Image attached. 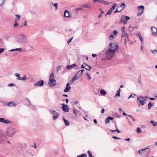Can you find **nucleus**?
Here are the masks:
<instances>
[{"label": "nucleus", "instance_id": "nucleus-1", "mask_svg": "<svg viewBox=\"0 0 157 157\" xmlns=\"http://www.w3.org/2000/svg\"><path fill=\"white\" fill-rule=\"evenodd\" d=\"M15 129L12 127L7 128L6 130L5 133H3V136L6 138L7 137H11L16 132Z\"/></svg>", "mask_w": 157, "mask_h": 157}, {"label": "nucleus", "instance_id": "nucleus-2", "mask_svg": "<svg viewBox=\"0 0 157 157\" xmlns=\"http://www.w3.org/2000/svg\"><path fill=\"white\" fill-rule=\"evenodd\" d=\"M115 50L108 49L106 52L105 56L108 59H111L115 54Z\"/></svg>", "mask_w": 157, "mask_h": 157}, {"label": "nucleus", "instance_id": "nucleus-3", "mask_svg": "<svg viewBox=\"0 0 157 157\" xmlns=\"http://www.w3.org/2000/svg\"><path fill=\"white\" fill-rule=\"evenodd\" d=\"M17 41L20 43H25L27 42L26 36L24 35L19 36L17 39Z\"/></svg>", "mask_w": 157, "mask_h": 157}, {"label": "nucleus", "instance_id": "nucleus-4", "mask_svg": "<svg viewBox=\"0 0 157 157\" xmlns=\"http://www.w3.org/2000/svg\"><path fill=\"white\" fill-rule=\"evenodd\" d=\"M118 48V46L116 43H110L109 47V49L110 50L114 49L116 52L118 51L117 50Z\"/></svg>", "mask_w": 157, "mask_h": 157}, {"label": "nucleus", "instance_id": "nucleus-5", "mask_svg": "<svg viewBox=\"0 0 157 157\" xmlns=\"http://www.w3.org/2000/svg\"><path fill=\"white\" fill-rule=\"evenodd\" d=\"M49 112L53 115V118L54 121H55L59 117V113L56 112L55 110H53L51 109L49 110Z\"/></svg>", "mask_w": 157, "mask_h": 157}, {"label": "nucleus", "instance_id": "nucleus-6", "mask_svg": "<svg viewBox=\"0 0 157 157\" xmlns=\"http://www.w3.org/2000/svg\"><path fill=\"white\" fill-rule=\"evenodd\" d=\"M129 19L130 17H129L122 15L121 17L120 21L121 22H124V24H126L127 23L126 21L128 20Z\"/></svg>", "mask_w": 157, "mask_h": 157}, {"label": "nucleus", "instance_id": "nucleus-7", "mask_svg": "<svg viewBox=\"0 0 157 157\" xmlns=\"http://www.w3.org/2000/svg\"><path fill=\"white\" fill-rule=\"evenodd\" d=\"M94 2L95 3L99 2L102 3L103 4L105 5H109L110 3V2H109L107 1H105L104 0H93Z\"/></svg>", "mask_w": 157, "mask_h": 157}, {"label": "nucleus", "instance_id": "nucleus-8", "mask_svg": "<svg viewBox=\"0 0 157 157\" xmlns=\"http://www.w3.org/2000/svg\"><path fill=\"white\" fill-rule=\"evenodd\" d=\"M61 105H62V109L63 111L68 112L69 111V109L68 106L63 103H62Z\"/></svg>", "mask_w": 157, "mask_h": 157}, {"label": "nucleus", "instance_id": "nucleus-9", "mask_svg": "<svg viewBox=\"0 0 157 157\" xmlns=\"http://www.w3.org/2000/svg\"><path fill=\"white\" fill-rule=\"evenodd\" d=\"M44 82L43 80H40L38 81L37 82H36L34 84V86H42L44 85Z\"/></svg>", "mask_w": 157, "mask_h": 157}, {"label": "nucleus", "instance_id": "nucleus-10", "mask_svg": "<svg viewBox=\"0 0 157 157\" xmlns=\"http://www.w3.org/2000/svg\"><path fill=\"white\" fill-rule=\"evenodd\" d=\"M26 100L27 102V105L28 106L31 107L32 109H36V106L35 105L32 106L31 104V102L29 100L28 98H27Z\"/></svg>", "mask_w": 157, "mask_h": 157}, {"label": "nucleus", "instance_id": "nucleus-11", "mask_svg": "<svg viewBox=\"0 0 157 157\" xmlns=\"http://www.w3.org/2000/svg\"><path fill=\"white\" fill-rule=\"evenodd\" d=\"M137 8L138 10H139L141 11V12L138 13L137 14L138 16H140L143 12L144 6H138Z\"/></svg>", "mask_w": 157, "mask_h": 157}, {"label": "nucleus", "instance_id": "nucleus-12", "mask_svg": "<svg viewBox=\"0 0 157 157\" xmlns=\"http://www.w3.org/2000/svg\"><path fill=\"white\" fill-rule=\"evenodd\" d=\"M151 29L152 34L157 36V29L153 26L151 27Z\"/></svg>", "mask_w": 157, "mask_h": 157}, {"label": "nucleus", "instance_id": "nucleus-13", "mask_svg": "<svg viewBox=\"0 0 157 157\" xmlns=\"http://www.w3.org/2000/svg\"><path fill=\"white\" fill-rule=\"evenodd\" d=\"M56 80H52L51 81L50 80H49L48 84L49 86H55L56 85Z\"/></svg>", "mask_w": 157, "mask_h": 157}, {"label": "nucleus", "instance_id": "nucleus-14", "mask_svg": "<svg viewBox=\"0 0 157 157\" xmlns=\"http://www.w3.org/2000/svg\"><path fill=\"white\" fill-rule=\"evenodd\" d=\"M0 122H3L5 124H9L10 121L8 120H6L3 118H0Z\"/></svg>", "mask_w": 157, "mask_h": 157}, {"label": "nucleus", "instance_id": "nucleus-15", "mask_svg": "<svg viewBox=\"0 0 157 157\" xmlns=\"http://www.w3.org/2000/svg\"><path fill=\"white\" fill-rule=\"evenodd\" d=\"M71 87L70 86V83H67L66 87L64 90V91L65 92H67L68 91L71 89Z\"/></svg>", "mask_w": 157, "mask_h": 157}, {"label": "nucleus", "instance_id": "nucleus-16", "mask_svg": "<svg viewBox=\"0 0 157 157\" xmlns=\"http://www.w3.org/2000/svg\"><path fill=\"white\" fill-rule=\"evenodd\" d=\"M141 98L142 99H143L144 98L143 97H139L137 99V101H139V102L140 103V104L142 105H144V100H142L141 99H140V98Z\"/></svg>", "mask_w": 157, "mask_h": 157}, {"label": "nucleus", "instance_id": "nucleus-17", "mask_svg": "<svg viewBox=\"0 0 157 157\" xmlns=\"http://www.w3.org/2000/svg\"><path fill=\"white\" fill-rule=\"evenodd\" d=\"M64 16L65 17L68 18H71V14H70L69 12L67 10H66L65 11Z\"/></svg>", "mask_w": 157, "mask_h": 157}, {"label": "nucleus", "instance_id": "nucleus-18", "mask_svg": "<svg viewBox=\"0 0 157 157\" xmlns=\"http://www.w3.org/2000/svg\"><path fill=\"white\" fill-rule=\"evenodd\" d=\"M76 66L75 64H73L71 65H67L66 67V68L67 70H70L71 69H72L75 68Z\"/></svg>", "mask_w": 157, "mask_h": 157}, {"label": "nucleus", "instance_id": "nucleus-19", "mask_svg": "<svg viewBox=\"0 0 157 157\" xmlns=\"http://www.w3.org/2000/svg\"><path fill=\"white\" fill-rule=\"evenodd\" d=\"M136 35L137 36H138L140 40L142 42H142L143 41L144 39L142 35L140 33H137L136 34Z\"/></svg>", "mask_w": 157, "mask_h": 157}, {"label": "nucleus", "instance_id": "nucleus-20", "mask_svg": "<svg viewBox=\"0 0 157 157\" xmlns=\"http://www.w3.org/2000/svg\"><path fill=\"white\" fill-rule=\"evenodd\" d=\"M82 7L87 8H90L91 7V4L90 3H89L83 5Z\"/></svg>", "mask_w": 157, "mask_h": 157}, {"label": "nucleus", "instance_id": "nucleus-21", "mask_svg": "<svg viewBox=\"0 0 157 157\" xmlns=\"http://www.w3.org/2000/svg\"><path fill=\"white\" fill-rule=\"evenodd\" d=\"M54 75L53 73H52L50 75L49 80H50L51 81L52 80H55L54 79Z\"/></svg>", "mask_w": 157, "mask_h": 157}, {"label": "nucleus", "instance_id": "nucleus-22", "mask_svg": "<svg viewBox=\"0 0 157 157\" xmlns=\"http://www.w3.org/2000/svg\"><path fill=\"white\" fill-rule=\"evenodd\" d=\"M79 77H78L77 75V74H75L73 77L72 79V82L75 81V80L78 79H79Z\"/></svg>", "mask_w": 157, "mask_h": 157}, {"label": "nucleus", "instance_id": "nucleus-23", "mask_svg": "<svg viewBox=\"0 0 157 157\" xmlns=\"http://www.w3.org/2000/svg\"><path fill=\"white\" fill-rule=\"evenodd\" d=\"M63 119L64 121V123L65 124V125L66 126H68L69 124V123L68 121L65 119L64 118H63Z\"/></svg>", "mask_w": 157, "mask_h": 157}, {"label": "nucleus", "instance_id": "nucleus-24", "mask_svg": "<svg viewBox=\"0 0 157 157\" xmlns=\"http://www.w3.org/2000/svg\"><path fill=\"white\" fill-rule=\"evenodd\" d=\"M15 76H16L17 77V80H19L20 78L21 77H20V74L18 73H16L15 74H14Z\"/></svg>", "mask_w": 157, "mask_h": 157}, {"label": "nucleus", "instance_id": "nucleus-25", "mask_svg": "<svg viewBox=\"0 0 157 157\" xmlns=\"http://www.w3.org/2000/svg\"><path fill=\"white\" fill-rule=\"evenodd\" d=\"M86 67H88V68H86L85 69L87 70L90 71L91 68V67L88 64H87L85 63H84Z\"/></svg>", "mask_w": 157, "mask_h": 157}, {"label": "nucleus", "instance_id": "nucleus-26", "mask_svg": "<svg viewBox=\"0 0 157 157\" xmlns=\"http://www.w3.org/2000/svg\"><path fill=\"white\" fill-rule=\"evenodd\" d=\"M113 115L115 117L117 118H120L121 116L117 113H114L113 114Z\"/></svg>", "mask_w": 157, "mask_h": 157}, {"label": "nucleus", "instance_id": "nucleus-27", "mask_svg": "<svg viewBox=\"0 0 157 157\" xmlns=\"http://www.w3.org/2000/svg\"><path fill=\"white\" fill-rule=\"evenodd\" d=\"M121 37H124L126 38H128V35L125 32H124L123 33H122V35L121 36Z\"/></svg>", "mask_w": 157, "mask_h": 157}, {"label": "nucleus", "instance_id": "nucleus-28", "mask_svg": "<svg viewBox=\"0 0 157 157\" xmlns=\"http://www.w3.org/2000/svg\"><path fill=\"white\" fill-rule=\"evenodd\" d=\"M151 123L153 126H155L157 125V122L153 120L151 121Z\"/></svg>", "mask_w": 157, "mask_h": 157}, {"label": "nucleus", "instance_id": "nucleus-29", "mask_svg": "<svg viewBox=\"0 0 157 157\" xmlns=\"http://www.w3.org/2000/svg\"><path fill=\"white\" fill-rule=\"evenodd\" d=\"M16 105L14 104V103L12 101L9 102L8 104V106H15Z\"/></svg>", "mask_w": 157, "mask_h": 157}, {"label": "nucleus", "instance_id": "nucleus-30", "mask_svg": "<svg viewBox=\"0 0 157 157\" xmlns=\"http://www.w3.org/2000/svg\"><path fill=\"white\" fill-rule=\"evenodd\" d=\"M77 157H87V155L85 153H83L78 155Z\"/></svg>", "mask_w": 157, "mask_h": 157}, {"label": "nucleus", "instance_id": "nucleus-31", "mask_svg": "<svg viewBox=\"0 0 157 157\" xmlns=\"http://www.w3.org/2000/svg\"><path fill=\"white\" fill-rule=\"evenodd\" d=\"M21 50L22 49H21V48H16L14 49L11 50H10L9 51L11 52V51H18L19 52H21Z\"/></svg>", "mask_w": 157, "mask_h": 157}, {"label": "nucleus", "instance_id": "nucleus-32", "mask_svg": "<svg viewBox=\"0 0 157 157\" xmlns=\"http://www.w3.org/2000/svg\"><path fill=\"white\" fill-rule=\"evenodd\" d=\"M151 51L154 56L156 55V53H157V50L156 49H154V50H151Z\"/></svg>", "mask_w": 157, "mask_h": 157}, {"label": "nucleus", "instance_id": "nucleus-33", "mask_svg": "<svg viewBox=\"0 0 157 157\" xmlns=\"http://www.w3.org/2000/svg\"><path fill=\"white\" fill-rule=\"evenodd\" d=\"M100 93L103 95H105L106 94V92L104 90H101L100 91Z\"/></svg>", "mask_w": 157, "mask_h": 157}, {"label": "nucleus", "instance_id": "nucleus-34", "mask_svg": "<svg viewBox=\"0 0 157 157\" xmlns=\"http://www.w3.org/2000/svg\"><path fill=\"white\" fill-rule=\"evenodd\" d=\"M84 71V69L81 70L79 71L77 73V74H79V73H80V76H81L83 74V72Z\"/></svg>", "mask_w": 157, "mask_h": 157}, {"label": "nucleus", "instance_id": "nucleus-35", "mask_svg": "<svg viewBox=\"0 0 157 157\" xmlns=\"http://www.w3.org/2000/svg\"><path fill=\"white\" fill-rule=\"evenodd\" d=\"M27 79V77L26 75H24L23 77H21L19 80L24 81Z\"/></svg>", "mask_w": 157, "mask_h": 157}, {"label": "nucleus", "instance_id": "nucleus-36", "mask_svg": "<svg viewBox=\"0 0 157 157\" xmlns=\"http://www.w3.org/2000/svg\"><path fill=\"white\" fill-rule=\"evenodd\" d=\"M110 120H109V118L108 117L105 119V124L108 123H109L110 122Z\"/></svg>", "mask_w": 157, "mask_h": 157}, {"label": "nucleus", "instance_id": "nucleus-37", "mask_svg": "<svg viewBox=\"0 0 157 157\" xmlns=\"http://www.w3.org/2000/svg\"><path fill=\"white\" fill-rule=\"evenodd\" d=\"M148 109H151V107L152 106V105L151 102H149L148 104Z\"/></svg>", "mask_w": 157, "mask_h": 157}, {"label": "nucleus", "instance_id": "nucleus-38", "mask_svg": "<svg viewBox=\"0 0 157 157\" xmlns=\"http://www.w3.org/2000/svg\"><path fill=\"white\" fill-rule=\"evenodd\" d=\"M17 19H15V23H14V24L13 25V26L14 27H17L18 25V24L17 23Z\"/></svg>", "mask_w": 157, "mask_h": 157}, {"label": "nucleus", "instance_id": "nucleus-39", "mask_svg": "<svg viewBox=\"0 0 157 157\" xmlns=\"http://www.w3.org/2000/svg\"><path fill=\"white\" fill-rule=\"evenodd\" d=\"M116 6V3H114V5L110 9L111 11H113Z\"/></svg>", "mask_w": 157, "mask_h": 157}, {"label": "nucleus", "instance_id": "nucleus-40", "mask_svg": "<svg viewBox=\"0 0 157 157\" xmlns=\"http://www.w3.org/2000/svg\"><path fill=\"white\" fill-rule=\"evenodd\" d=\"M73 112H74V114L76 116H77V115L76 114L78 113V112H80V111H78V110H76L75 109H73Z\"/></svg>", "mask_w": 157, "mask_h": 157}, {"label": "nucleus", "instance_id": "nucleus-41", "mask_svg": "<svg viewBox=\"0 0 157 157\" xmlns=\"http://www.w3.org/2000/svg\"><path fill=\"white\" fill-rule=\"evenodd\" d=\"M136 132L138 133H140L141 132V129L139 127H138L137 128Z\"/></svg>", "mask_w": 157, "mask_h": 157}, {"label": "nucleus", "instance_id": "nucleus-42", "mask_svg": "<svg viewBox=\"0 0 157 157\" xmlns=\"http://www.w3.org/2000/svg\"><path fill=\"white\" fill-rule=\"evenodd\" d=\"M82 10V8H76L75 9V11L76 12H77L79 11H81Z\"/></svg>", "mask_w": 157, "mask_h": 157}, {"label": "nucleus", "instance_id": "nucleus-43", "mask_svg": "<svg viewBox=\"0 0 157 157\" xmlns=\"http://www.w3.org/2000/svg\"><path fill=\"white\" fill-rule=\"evenodd\" d=\"M87 153L89 155V157H92V155L90 151H87Z\"/></svg>", "mask_w": 157, "mask_h": 157}, {"label": "nucleus", "instance_id": "nucleus-44", "mask_svg": "<svg viewBox=\"0 0 157 157\" xmlns=\"http://www.w3.org/2000/svg\"><path fill=\"white\" fill-rule=\"evenodd\" d=\"M124 8V7H123V8L120 11H118L117 9L115 11H114V13H115L118 12H120Z\"/></svg>", "mask_w": 157, "mask_h": 157}, {"label": "nucleus", "instance_id": "nucleus-45", "mask_svg": "<svg viewBox=\"0 0 157 157\" xmlns=\"http://www.w3.org/2000/svg\"><path fill=\"white\" fill-rule=\"evenodd\" d=\"M112 11H111V10H110L107 12L106 14L105 15V16H106L107 15H110L112 12Z\"/></svg>", "mask_w": 157, "mask_h": 157}, {"label": "nucleus", "instance_id": "nucleus-46", "mask_svg": "<svg viewBox=\"0 0 157 157\" xmlns=\"http://www.w3.org/2000/svg\"><path fill=\"white\" fill-rule=\"evenodd\" d=\"M73 38V37L71 38H70L67 41V43L68 44H69V43L71 42V41L72 40V39Z\"/></svg>", "mask_w": 157, "mask_h": 157}, {"label": "nucleus", "instance_id": "nucleus-47", "mask_svg": "<svg viewBox=\"0 0 157 157\" xmlns=\"http://www.w3.org/2000/svg\"><path fill=\"white\" fill-rule=\"evenodd\" d=\"M61 65H60L59 66H58L57 67V68H56V70H57V71H58L61 69Z\"/></svg>", "mask_w": 157, "mask_h": 157}, {"label": "nucleus", "instance_id": "nucleus-48", "mask_svg": "<svg viewBox=\"0 0 157 157\" xmlns=\"http://www.w3.org/2000/svg\"><path fill=\"white\" fill-rule=\"evenodd\" d=\"M138 81L140 84L141 83V76H140L138 79Z\"/></svg>", "mask_w": 157, "mask_h": 157}, {"label": "nucleus", "instance_id": "nucleus-49", "mask_svg": "<svg viewBox=\"0 0 157 157\" xmlns=\"http://www.w3.org/2000/svg\"><path fill=\"white\" fill-rule=\"evenodd\" d=\"M148 148H145V149H142V150H140L139 151V153H140V154H142V151L145 150H146V149H147Z\"/></svg>", "mask_w": 157, "mask_h": 157}, {"label": "nucleus", "instance_id": "nucleus-50", "mask_svg": "<svg viewBox=\"0 0 157 157\" xmlns=\"http://www.w3.org/2000/svg\"><path fill=\"white\" fill-rule=\"evenodd\" d=\"M5 2V0H0V5L3 4Z\"/></svg>", "mask_w": 157, "mask_h": 157}, {"label": "nucleus", "instance_id": "nucleus-51", "mask_svg": "<svg viewBox=\"0 0 157 157\" xmlns=\"http://www.w3.org/2000/svg\"><path fill=\"white\" fill-rule=\"evenodd\" d=\"M112 138L115 140H116V139L120 140V139H121L120 138H118L117 136H112Z\"/></svg>", "mask_w": 157, "mask_h": 157}, {"label": "nucleus", "instance_id": "nucleus-52", "mask_svg": "<svg viewBox=\"0 0 157 157\" xmlns=\"http://www.w3.org/2000/svg\"><path fill=\"white\" fill-rule=\"evenodd\" d=\"M134 96H133L132 94H131L130 95L128 99H129L130 98H134V96H135L136 95L135 94H133Z\"/></svg>", "mask_w": 157, "mask_h": 157}, {"label": "nucleus", "instance_id": "nucleus-53", "mask_svg": "<svg viewBox=\"0 0 157 157\" xmlns=\"http://www.w3.org/2000/svg\"><path fill=\"white\" fill-rule=\"evenodd\" d=\"M57 3H54V6L56 8V10H57V7H58V6H57Z\"/></svg>", "mask_w": 157, "mask_h": 157}, {"label": "nucleus", "instance_id": "nucleus-54", "mask_svg": "<svg viewBox=\"0 0 157 157\" xmlns=\"http://www.w3.org/2000/svg\"><path fill=\"white\" fill-rule=\"evenodd\" d=\"M120 93L117 92L116 94L115 95V97H116L117 96L120 97Z\"/></svg>", "mask_w": 157, "mask_h": 157}, {"label": "nucleus", "instance_id": "nucleus-55", "mask_svg": "<svg viewBox=\"0 0 157 157\" xmlns=\"http://www.w3.org/2000/svg\"><path fill=\"white\" fill-rule=\"evenodd\" d=\"M5 50V49L3 48H0V53L3 52Z\"/></svg>", "mask_w": 157, "mask_h": 157}, {"label": "nucleus", "instance_id": "nucleus-56", "mask_svg": "<svg viewBox=\"0 0 157 157\" xmlns=\"http://www.w3.org/2000/svg\"><path fill=\"white\" fill-rule=\"evenodd\" d=\"M114 37L113 36V35H111L110 36L109 39L111 40H112L114 38Z\"/></svg>", "mask_w": 157, "mask_h": 157}, {"label": "nucleus", "instance_id": "nucleus-57", "mask_svg": "<svg viewBox=\"0 0 157 157\" xmlns=\"http://www.w3.org/2000/svg\"><path fill=\"white\" fill-rule=\"evenodd\" d=\"M121 30L122 32V33L125 32H124V27H123L121 29Z\"/></svg>", "mask_w": 157, "mask_h": 157}, {"label": "nucleus", "instance_id": "nucleus-58", "mask_svg": "<svg viewBox=\"0 0 157 157\" xmlns=\"http://www.w3.org/2000/svg\"><path fill=\"white\" fill-rule=\"evenodd\" d=\"M16 17L18 19V20L17 21H18L19 20V19L20 17V16L18 15H16Z\"/></svg>", "mask_w": 157, "mask_h": 157}, {"label": "nucleus", "instance_id": "nucleus-59", "mask_svg": "<svg viewBox=\"0 0 157 157\" xmlns=\"http://www.w3.org/2000/svg\"><path fill=\"white\" fill-rule=\"evenodd\" d=\"M14 85L13 83H11L10 84H9L8 86H14Z\"/></svg>", "mask_w": 157, "mask_h": 157}, {"label": "nucleus", "instance_id": "nucleus-60", "mask_svg": "<svg viewBox=\"0 0 157 157\" xmlns=\"http://www.w3.org/2000/svg\"><path fill=\"white\" fill-rule=\"evenodd\" d=\"M86 75L88 76V79H90L91 78V77L90 75L88 73H86Z\"/></svg>", "mask_w": 157, "mask_h": 157}, {"label": "nucleus", "instance_id": "nucleus-61", "mask_svg": "<svg viewBox=\"0 0 157 157\" xmlns=\"http://www.w3.org/2000/svg\"><path fill=\"white\" fill-rule=\"evenodd\" d=\"M116 131H117L118 133H120V131L118 129L117 127V128L115 130V132Z\"/></svg>", "mask_w": 157, "mask_h": 157}, {"label": "nucleus", "instance_id": "nucleus-62", "mask_svg": "<svg viewBox=\"0 0 157 157\" xmlns=\"http://www.w3.org/2000/svg\"><path fill=\"white\" fill-rule=\"evenodd\" d=\"M117 31L116 30H115L113 31V34L114 35H116L117 34Z\"/></svg>", "mask_w": 157, "mask_h": 157}, {"label": "nucleus", "instance_id": "nucleus-63", "mask_svg": "<svg viewBox=\"0 0 157 157\" xmlns=\"http://www.w3.org/2000/svg\"><path fill=\"white\" fill-rule=\"evenodd\" d=\"M125 6V4L124 3H122L120 6V7H122V6Z\"/></svg>", "mask_w": 157, "mask_h": 157}, {"label": "nucleus", "instance_id": "nucleus-64", "mask_svg": "<svg viewBox=\"0 0 157 157\" xmlns=\"http://www.w3.org/2000/svg\"><path fill=\"white\" fill-rule=\"evenodd\" d=\"M97 56V55L94 54H92V56L94 57H95Z\"/></svg>", "mask_w": 157, "mask_h": 157}]
</instances>
